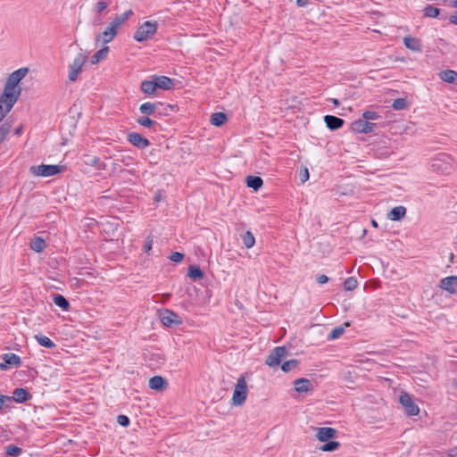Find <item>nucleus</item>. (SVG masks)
I'll use <instances>...</instances> for the list:
<instances>
[{"instance_id": "nucleus-43", "label": "nucleus", "mask_w": 457, "mask_h": 457, "mask_svg": "<svg viewBox=\"0 0 457 457\" xmlns=\"http://www.w3.org/2000/svg\"><path fill=\"white\" fill-rule=\"evenodd\" d=\"M357 279L353 277H349L344 282V288L346 291H353L357 287Z\"/></svg>"}, {"instance_id": "nucleus-21", "label": "nucleus", "mask_w": 457, "mask_h": 457, "mask_svg": "<svg viewBox=\"0 0 457 457\" xmlns=\"http://www.w3.org/2000/svg\"><path fill=\"white\" fill-rule=\"evenodd\" d=\"M403 44L406 48L414 51V52H421L422 51V44L420 39L412 37H405L403 38Z\"/></svg>"}, {"instance_id": "nucleus-19", "label": "nucleus", "mask_w": 457, "mask_h": 457, "mask_svg": "<svg viewBox=\"0 0 457 457\" xmlns=\"http://www.w3.org/2000/svg\"><path fill=\"white\" fill-rule=\"evenodd\" d=\"M336 436L337 430L329 427L319 428L316 434V437L318 438V440L323 443L330 439H333Z\"/></svg>"}, {"instance_id": "nucleus-2", "label": "nucleus", "mask_w": 457, "mask_h": 457, "mask_svg": "<svg viewBox=\"0 0 457 457\" xmlns=\"http://www.w3.org/2000/svg\"><path fill=\"white\" fill-rule=\"evenodd\" d=\"M21 89H12L4 86L3 93L0 96V104L5 108V112H9L18 101Z\"/></svg>"}, {"instance_id": "nucleus-51", "label": "nucleus", "mask_w": 457, "mask_h": 457, "mask_svg": "<svg viewBox=\"0 0 457 457\" xmlns=\"http://www.w3.org/2000/svg\"><path fill=\"white\" fill-rule=\"evenodd\" d=\"M299 179L302 183H304L309 179V170L307 168H303V169L300 170Z\"/></svg>"}, {"instance_id": "nucleus-32", "label": "nucleus", "mask_w": 457, "mask_h": 457, "mask_svg": "<svg viewBox=\"0 0 457 457\" xmlns=\"http://www.w3.org/2000/svg\"><path fill=\"white\" fill-rule=\"evenodd\" d=\"M187 276L196 281L202 279L204 277V272L200 269L198 265H190L188 268Z\"/></svg>"}, {"instance_id": "nucleus-8", "label": "nucleus", "mask_w": 457, "mask_h": 457, "mask_svg": "<svg viewBox=\"0 0 457 457\" xmlns=\"http://www.w3.org/2000/svg\"><path fill=\"white\" fill-rule=\"evenodd\" d=\"M399 403L404 408L405 412L409 416H416L420 412V408L412 400V397L408 393H403L399 397Z\"/></svg>"}, {"instance_id": "nucleus-44", "label": "nucleus", "mask_w": 457, "mask_h": 457, "mask_svg": "<svg viewBox=\"0 0 457 457\" xmlns=\"http://www.w3.org/2000/svg\"><path fill=\"white\" fill-rule=\"evenodd\" d=\"M392 107L396 111H402L407 107V100L405 98H396L392 104Z\"/></svg>"}, {"instance_id": "nucleus-42", "label": "nucleus", "mask_w": 457, "mask_h": 457, "mask_svg": "<svg viewBox=\"0 0 457 457\" xmlns=\"http://www.w3.org/2000/svg\"><path fill=\"white\" fill-rule=\"evenodd\" d=\"M11 128V123L7 121L4 122L0 126V144L5 140L6 137L10 133Z\"/></svg>"}, {"instance_id": "nucleus-35", "label": "nucleus", "mask_w": 457, "mask_h": 457, "mask_svg": "<svg viewBox=\"0 0 457 457\" xmlns=\"http://www.w3.org/2000/svg\"><path fill=\"white\" fill-rule=\"evenodd\" d=\"M35 339L37 340L38 345L43 346V347H46V348H48V349H53V348H54L56 346V345L49 337H47L46 336L36 335L35 336Z\"/></svg>"}, {"instance_id": "nucleus-6", "label": "nucleus", "mask_w": 457, "mask_h": 457, "mask_svg": "<svg viewBox=\"0 0 457 457\" xmlns=\"http://www.w3.org/2000/svg\"><path fill=\"white\" fill-rule=\"evenodd\" d=\"M160 320L162 325L168 328H175L182 324L181 318L169 309L160 311Z\"/></svg>"}, {"instance_id": "nucleus-20", "label": "nucleus", "mask_w": 457, "mask_h": 457, "mask_svg": "<svg viewBox=\"0 0 457 457\" xmlns=\"http://www.w3.org/2000/svg\"><path fill=\"white\" fill-rule=\"evenodd\" d=\"M168 386L167 380L162 376H154L149 379V387L153 390L161 392Z\"/></svg>"}, {"instance_id": "nucleus-60", "label": "nucleus", "mask_w": 457, "mask_h": 457, "mask_svg": "<svg viewBox=\"0 0 457 457\" xmlns=\"http://www.w3.org/2000/svg\"><path fill=\"white\" fill-rule=\"evenodd\" d=\"M99 161V158L95 157L92 161V164H96Z\"/></svg>"}, {"instance_id": "nucleus-50", "label": "nucleus", "mask_w": 457, "mask_h": 457, "mask_svg": "<svg viewBox=\"0 0 457 457\" xmlns=\"http://www.w3.org/2000/svg\"><path fill=\"white\" fill-rule=\"evenodd\" d=\"M184 253L179 252H173L169 259L174 262H180L184 259Z\"/></svg>"}, {"instance_id": "nucleus-58", "label": "nucleus", "mask_w": 457, "mask_h": 457, "mask_svg": "<svg viewBox=\"0 0 457 457\" xmlns=\"http://www.w3.org/2000/svg\"><path fill=\"white\" fill-rule=\"evenodd\" d=\"M21 131H22V128H21V127H19V128H17V129H15L14 134H15V135H20V134L21 133Z\"/></svg>"}, {"instance_id": "nucleus-41", "label": "nucleus", "mask_w": 457, "mask_h": 457, "mask_svg": "<svg viewBox=\"0 0 457 457\" xmlns=\"http://www.w3.org/2000/svg\"><path fill=\"white\" fill-rule=\"evenodd\" d=\"M298 365H299L298 360L291 359V360L286 361L284 363H282L281 370L287 373V372H289L290 370H292L293 369L296 368Z\"/></svg>"}, {"instance_id": "nucleus-30", "label": "nucleus", "mask_w": 457, "mask_h": 457, "mask_svg": "<svg viewBox=\"0 0 457 457\" xmlns=\"http://www.w3.org/2000/svg\"><path fill=\"white\" fill-rule=\"evenodd\" d=\"M439 78L447 83L454 84L457 81V71L453 70H445L439 73Z\"/></svg>"}, {"instance_id": "nucleus-24", "label": "nucleus", "mask_w": 457, "mask_h": 457, "mask_svg": "<svg viewBox=\"0 0 457 457\" xmlns=\"http://www.w3.org/2000/svg\"><path fill=\"white\" fill-rule=\"evenodd\" d=\"M137 123L144 128L150 129L154 131L157 130V127H159V123L150 119L148 116H140L137 119Z\"/></svg>"}, {"instance_id": "nucleus-34", "label": "nucleus", "mask_w": 457, "mask_h": 457, "mask_svg": "<svg viewBox=\"0 0 457 457\" xmlns=\"http://www.w3.org/2000/svg\"><path fill=\"white\" fill-rule=\"evenodd\" d=\"M29 245L33 251L41 253L46 249V243L42 237H37L31 240Z\"/></svg>"}, {"instance_id": "nucleus-46", "label": "nucleus", "mask_w": 457, "mask_h": 457, "mask_svg": "<svg viewBox=\"0 0 457 457\" xmlns=\"http://www.w3.org/2000/svg\"><path fill=\"white\" fill-rule=\"evenodd\" d=\"M109 3L104 0H99L95 5H94V12L97 14L102 13L104 11H105L108 7Z\"/></svg>"}, {"instance_id": "nucleus-29", "label": "nucleus", "mask_w": 457, "mask_h": 457, "mask_svg": "<svg viewBox=\"0 0 457 457\" xmlns=\"http://www.w3.org/2000/svg\"><path fill=\"white\" fill-rule=\"evenodd\" d=\"M134 14L133 11L131 9L126 11L123 13L116 14L112 21L113 25H115L118 29L125 23L129 17H131Z\"/></svg>"}, {"instance_id": "nucleus-13", "label": "nucleus", "mask_w": 457, "mask_h": 457, "mask_svg": "<svg viewBox=\"0 0 457 457\" xmlns=\"http://www.w3.org/2000/svg\"><path fill=\"white\" fill-rule=\"evenodd\" d=\"M119 29L112 22L110 25L99 35L96 36V42L101 41L103 44H107L113 40L118 34Z\"/></svg>"}, {"instance_id": "nucleus-9", "label": "nucleus", "mask_w": 457, "mask_h": 457, "mask_svg": "<svg viewBox=\"0 0 457 457\" xmlns=\"http://www.w3.org/2000/svg\"><path fill=\"white\" fill-rule=\"evenodd\" d=\"M28 72V68H20L14 71L8 76L4 86H7L12 89H21L19 84L21 81V79L27 75Z\"/></svg>"}, {"instance_id": "nucleus-33", "label": "nucleus", "mask_w": 457, "mask_h": 457, "mask_svg": "<svg viewBox=\"0 0 457 457\" xmlns=\"http://www.w3.org/2000/svg\"><path fill=\"white\" fill-rule=\"evenodd\" d=\"M177 109L176 105L173 104H166L161 102V106L159 105L157 108V112L160 114H156V118H162L163 116L170 115V112H175Z\"/></svg>"}, {"instance_id": "nucleus-12", "label": "nucleus", "mask_w": 457, "mask_h": 457, "mask_svg": "<svg viewBox=\"0 0 457 457\" xmlns=\"http://www.w3.org/2000/svg\"><path fill=\"white\" fill-rule=\"evenodd\" d=\"M127 140L129 143L138 149H145L151 145L149 139L138 132L128 133Z\"/></svg>"}, {"instance_id": "nucleus-62", "label": "nucleus", "mask_w": 457, "mask_h": 457, "mask_svg": "<svg viewBox=\"0 0 457 457\" xmlns=\"http://www.w3.org/2000/svg\"><path fill=\"white\" fill-rule=\"evenodd\" d=\"M432 166H433V167H436V166H438V164H437L436 162H435V163H433V165H432Z\"/></svg>"}, {"instance_id": "nucleus-15", "label": "nucleus", "mask_w": 457, "mask_h": 457, "mask_svg": "<svg viewBox=\"0 0 457 457\" xmlns=\"http://www.w3.org/2000/svg\"><path fill=\"white\" fill-rule=\"evenodd\" d=\"M11 403L15 402L17 403H24L32 398V395L26 388L18 387L12 392V395L10 396Z\"/></svg>"}, {"instance_id": "nucleus-1", "label": "nucleus", "mask_w": 457, "mask_h": 457, "mask_svg": "<svg viewBox=\"0 0 457 457\" xmlns=\"http://www.w3.org/2000/svg\"><path fill=\"white\" fill-rule=\"evenodd\" d=\"M157 28L158 22L156 21H146L137 29L133 38L139 43L145 42L156 33Z\"/></svg>"}, {"instance_id": "nucleus-56", "label": "nucleus", "mask_w": 457, "mask_h": 457, "mask_svg": "<svg viewBox=\"0 0 457 457\" xmlns=\"http://www.w3.org/2000/svg\"><path fill=\"white\" fill-rule=\"evenodd\" d=\"M328 102H331L335 106H338L339 105V100L337 99V98H328L327 100Z\"/></svg>"}, {"instance_id": "nucleus-7", "label": "nucleus", "mask_w": 457, "mask_h": 457, "mask_svg": "<svg viewBox=\"0 0 457 457\" xmlns=\"http://www.w3.org/2000/svg\"><path fill=\"white\" fill-rule=\"evenodd\" d=\"M287 353V350L285 346H277L267 356L265 363L271 368L277 367L280 364L282 358L285 357Z\"/></svg>"}, {"instance_id": "nucleus-59", "label": "nucleus", "mask_w": 457, "mask_h": 457, "mask_svg": "<svg viewBox=\"0 0 457 457\" xmlns=\"http://www.w3.org/2000/svg\"><path fill=\"white\" fill-rule=\"evenodd\" d=\"M371 224H372V226H373L374 228H378V222H377L375 220H371Z\"/></svg>"}, {"instance_id": "nucleus-23", "label": "nucleus", "mask_w": 457, "mask_h": 457, "mask_svg": "<svg viewBox=\"0 0 457 457\" xmlns=\"http://www.w3.org/2000/svg\"><path fill=\"white\" fill-rule=\"evenodd\" d=\"M245 184L248 187L252 188L254 192H257L260 188H262L263 185V180L259 176H247L245 178Z\"/></svg>"}, {"instance_id": "nucleus-36", "label": "nucleus", "mask_w": 457, "mask_h": 457, "mask_svg": "<svg viewBox=\"0 0 457 457\" xmlns=\"http://www.w3.org/2000/svg\"><path fill=\"white\" fill-rule=\"evenodd\" d=\"M109 53V47L104 46L100 50H98L91 58L92 64H97L99 62L104 60Z\"/></svg>"}, {"instance_id": "nucleus-49", "label": "nucleus", "mask_w": 457, "mask_h": 457, "mask_svg": "<svg viewBox=\"0 0 457 457\" xmlns=\"http://www.w3.org/2000/svg\"><path fill=\"white\" fill-rule=\"evenodd\" d=\"M11 403V398L8 395H0V411L4 408H9Z\"/></svg>"}, {"instance_id": "nucleus-18", "label": "nucleus", "mask_w": 457, "mask_h": 457, "mask_svg": "<svg viewBox=\"0 0 457 457\" xmlns=\"http://www.w3.org/2000/svg\"><path fill=\"white\" fill-rule=\"evenodd\" d=\"M323 120L327 128L331 131L341 129L345 124V120L343 119L330 114L325 115Z\"/></svg>"}, {"instance_id": "nucleus-11", "label": "nucleus", "mask_w": 457, "mask_h": 457, "mask_svg": "<svg viewBox=\"0 0 457 457\" xmlns=\"http://www.w3.org/2000/svg\"><path fill=\"white\" fill-rule=\"evenodd\" d=\"M376 128H377V125L375 123L367 121V120H363L361 119L354 120L351 124L352 130H353L354 132L362 133V134H369V133L374 132Z\"/></svg>"}, {"instance_id": "nucleus-26", "label": "nucleus", "mask_w": 457, "mask_h": 457, "mask_svg": "<svg viewBox=\"0 0 457 457\" xmlns=\"http://www.w3.org/2000/svg\"><path fill=\"white\" fill-rule=\"evenodd\" d=\"M52 300L55 305L60 307L62 311H69L71 308L70 302L61 294H53Z\"/></svg>"}, {"instance_id": "nucleus-3", "label": "nucleus", "mask_w": 457, "mask_h": 457, "mask_svg": "<svg viewBox=\"0 0 457 457\" xmlns=\"http://www.w3.org/2000/svg\"><path fill=\"white\" fill-rule=\"evenodd\" d=\"M65 167L56 164H40L37 166H31L29 172L37 177H52L62 172Z\"/></svg>"}, {"instance_id": "nucleus-52", "label": "nucleus", "mask_w": 457, "mask_h": 457, "mask_svg": "<svg viewBox=\"0 0 457 457\" xmlns=\"http://www.w3.org/2000/svg\"><path fill=\"white\" fill-rule=\"evenodd\" d=\"M152 245H153V239H151L150 237H147L145 242V245H144L145 252L148 253L152 249Z\"/></svg>"}, {"instance_id": "nucleus-57", "label": "nucleus", "mask_w": 457, "mask_h": 457, "mask_svg": "<svg viewBox=\"0 0 457 457\" xmlns=\"http://www.w3.org/2000/svg\"><path fill=\"white\" fill-rule=\"evenodd\" d=\"M451 22L457 25V12H454L453 15L450 18Z\"/></svg>"}, {"instance_id": "nucleus-55", "label": "nucleus", "mask_w": 457, "mask_h": 457, "mask_svg": "<svg viewBox=\"0 0 457 457\" xmlns=\"http://www.w3.org/2000/svg\"><path fill=\"white\" fill-rule=\"evenodd\" d=\"M308 4L309 0H296V4L299 7H305Z\"/></svg>"}, {"instance_id": "nucleus-22", "label": "nucleus", "mask_w": 457, "mask_h": 457, "mask_svg": "<svg viewBox=\"0 0 457 457\" xmlns=\"http://www.w3.org/2000/svg\"><path fill=\"white\" fill-rule=\"evenodd\" d=\"M406 214V208L399 205L391 209L387 213V219L394 221L401 220Z\"/></svg>"}, {"instance_id": "nucleus-28", "label": "nucleus", "mask_w": 457, "mask_h": 457, "mask_svg": "<svg viewBox=\"0 0 457 457\" xmlns=\"http://www.w3.org/2000/svg\"><path fill=\"white\" fill-rule=\"evenodd\" d=\"M134 14L133 11L131 9L126 11L123 13L116 14L112 21L113 25H115L118 29L125 23L129 17H131Z\"/></svg>"}, {"instance_id": "nucleus-39", "label": "nucleus", "mask_w": 457, "mask_h": 457, "mask_svg": "<svg viewBox=\"0 0 457 457\" xmlns=\"http://www.w3.org/2000/svg\"><path fill=\"white\" fill-rule=\"evenodd\" d=\"M242 241H243L244 245L247 249L252 248L254 245V244H255L254 236L253 235V233L251 231H246L242 236Z\"/></svg>"}, {"instance_id": "nucleus-38", "label": "nucleus", "mask_w": 457, "mask_h": 457, "mask_svg": "<svg viewBox=\"0 0 457 457\" xmlns=\"http://www.w3.org/2000/svg\"><path fill=\"white\" fill-rule=\"evenodd\" d=\"M4 450L5 454L10 457H19L23 452V450L21 447L15 445H8L7 446H5Z\"/></svg>"}, {"instance_id": "nucleus-4", "label": "nucleus", "mask_w": 457, "mask_h": 457, "mask_svg": "<svg viewBox=\"0 0 457 457\" xmlns=\"http://www.w3.org/2000/svg\"><path fill=\"white\" fill-rule=\"evenodd\" d=\"M246 396L247 384L244 376H241L240 378H238L233 391L232 404L234 406L242 405L245 402Z\"/></svg>"}, {"instance_id": "nucleus-45", "label": "nucleus", "mask_w": 457, "mask_h": 457, "mask_svg": "<svg viewBox=\"0 0 457 457\" xmlns=\"http://www.w3.org/2000/svg\"><path fill=\"white\" fill-rule=\"evenodd\" d=\"M345 332V328L341 326L334 328L328 336V340L339 338Z\"/></svg>"}, {"instance_id": "nucleus-14", "label": "nucleus", "mask_w": 457, "mask_h": 457, "mask_svg": "<svg viewBox=\"0 0 457 457\" xmlns=\"http://www.w3.org/2000/svg\"><path fill=\"white\" fill-rule=\"evenodd\" d=\"M151 79H153L155 84V89L170 90L174 86V79L167 76L153 75Z\"/></svg>"}, {"instance_id": "nucleus-54", "label": "nucleus", "mask_w": 457, "mask_h": 457, "mask_svg": "<svg viewBox=\"0 0 457 457\" xmlns=\"http://www.w3.org/2000/svg\"><path fill=\"white\" fill-rule=\"evenodd\" d=\"M162 199V190H157L154 195V201L158 203Z\"/></svg>"}, {"instance_id": "nucleus-5", "label": "nucleus", "mask_w": 457, "mask_h": 457, "mask_svg": "<svg viewBox=\"0 0 457 457\" xmlns=\"http://www.w3.org/2000/svg\"><path fill=\"white\" fill-rule=\"evenodd\" d=\"M87 60V55L84 53H79L74 58L72 63L70 66L69 79L70 81H75L78 78L79 73L82 71L84 64Z\"/></svg>"}, {"instance_id": "nucleus-40", "label": "nucleus", "mask_w": 457, "mask_h": 457, "mask_svg": "<svg viewBox=\"0 0 457 457\" xmlns=\"http://www.w3.org/2000/svg\"><path fill=\"white\" fill-rule=\"evenodd\" d=\"M440 14V10L433 5H427L424 8V16L428 18H436Z\"/></svg>"}, {"instance_id": "nucleus-31", "label": "nucleus", "mask_w": 457, "mask_h": 457, "mask_svg": "<svg viewBox=\"0 0 457 457\" xmlns=\"http://www.w3.org/2000/svg\"><path fill=\"white\" fill-rule=\"evenodd\" d=\"M228 117L226 113L218 112L212 114L210 121L215 127H220L226 123Z\"/></svg>"}, {"instance_id": "nucleus-53", "label": "nucleus", "mask_w": 457, "mask_h": 457, "mask_svg": "<svg viewBox=\"0 0 457 457\" xmlns=\"http://www.w3.org/2000/svg\"><path fill=\"white\" fill-rule=\"evenodd\" d=\"M316 281L319 284L322 285V284H325V283H327L328 281V278L326 275L322 274V275H320V276L317 277Z\"/></svg>"}, {"instance_id": "nucleus-25", "label": "nucleus", "mask_w": 457, "mask_h": 457, "mask_svg": "<svg viewBox=\"0 0 457 457\" xmlns=\"http://www.w3.org/2000/svg\"><path fill=\"white\" fill-rule=\"evenodd\" d=\"M154 85L153 79H145L140 84V90L146 96H155L157 89Z\"/></svg>"}, {"instance_id": "nucleus-10", "label": "nucleus", "mask_w": 457, "mask_h": 457, "mask_svg": "<svg viewBox=\"0 0 457 457\" xmlns=\"http://www.w3.org/2000/svg\"><path fill=\"white\" fill-rule=\"evenodd\" d=\"M0 357L3 361L0 362L1 370H6L11 367H18L21 363V357L13 353H3Z\"/></svg>"}, {"instance_id": "nucleus-61", "label": "nucleus", "mask_w": 457, "mask_h": 457, "mask_svg": "<svg viewBox=\"0 0 457 457\" xmlns=\"http://www.w3.org/2000/svg\"><path fill=\"white\" fill-rule=\"evenodd\" d=\"M453 7H457V0H454V1L453 2Z\"/></svg>"}, {"instance_id": "nucleus-48", "label": "nucleus", "mask_w": 457, "mask_h": 457, "mask_svg": "<svg viewBox=\"0 0 457 457\" xmlns=\"http://www.w3.org/2000/svg\"><path fill=\"white\" fill-rule=\"evenodd\" d=\"M117 422L119 425H120L121 427L123 428H127L129 426L130 424V420L128 416L126 415H123V414H120L118 415L117 417Z\"/></svg>"}, {"instance_id": "nucleus-27", "label": "nucleus", "mask_w": 457, "mask_h": 457, "mask_svg": "<svg viewBox=\"0 0 457 457\" xmlns=\"http://www.w3.org/2000/svg\"><path fill=\"white\" fill-rule=\"evenodd\" d=\"M295 389L298 393H305L312 389V383L309 379L301 378L295 381Z\"/></svg>"}, {"instance_id": "nucleus-37", "label": "nucleus", "mask_w": 457, "mask_h": 457, "mask_svg": "<svg viewBox=\"0 0 457 457\" xmlns=\"http://www.w3.org/2000/svg\"><path fill=\"white\" fill-rule=\"evenodd\" d=\"M324 443L325 444L320 447V450H321L323 452H334V451L337 450L340 446L339 442L334 441L331 439L328 441H326Z\"/></svg>"}, {"instance_id": "nucleus-16", "label": "nucleus", "mask_w": 457, "mask_h": 457, "mask_svg": "<svg viewBox=\"0 0 457 457\" xmlns=\"http://www.w3.org/2000/svg\"><path fill=\"white\" fill-rule=\"evenodd\" d=\"M159 105L161 106V102L159 101L154 103L145 102L139 106V112L143 116H153L156 118V114H159L157 112Z\"/></svg>"}, {"instance_id": "nucleus-47", "label": "nucleus", "mask_w": 457, "mask_h": 457, "mask_svg": "<svg viewBox=\"0 0 457 457\" xmlns=\"http://www.w3.org/2000/svg\"><path fill=\"white\" fill-rule=\"evenodd\" d=\"M362 118H363L362 119L363 120L370 121V120H378V118H380V116L376 112L365 111L362 113Z\"/></svg>"}, {"instance_id": "nucleus-17", "label": "nucleus", "mask_w": 457, "mask_h": 457, "mask_svg": "<svg viewBox=\"0 0 457 457\" xmlns=\"http://www.w3.org/2000/svg\"><path fill=\"white\" fill-rule=\"evenodd\" d=\"M439 287L450 294L457 293V276L444 278L439 282Z\"/></svg>"}]
</instances>
